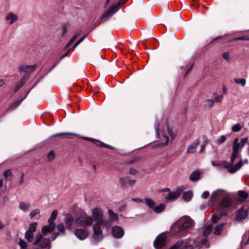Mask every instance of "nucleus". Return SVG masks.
Here are the masks:
<instances>
[{"instance_id": "f257e3e1", "label": "nucleus", "mask_w": 249, "mask_h": 249, "mask_svg": "<svg viewBox=\"0 0 249 249\" xmlns=\"http://www.w3.org/2000/svg\"><path fill=\"white\" fill-rule=\"evenodd\" d=\"M91 214L93 221L96 222L92 226L93 238L96 241H98L103 237L101 226L108 227V221L104 218V211L101 208H94L91 210Z\"/></svg>"}, {"instance_id": "f03ea898", "label": "nucleus", "mask_w": 249, "mask_h": 249, "mask_svg": "<svg viewBox=\"0 0 249 249\" xmlns=\"http://www.w3.org/2000/svg\"><path fill=\"white\" fill-rule=\"evenodd\" d=\"M248 138H244L241 140V144L239 142V139L236 138H235L232 146V152L231 157V163H227V162H225L226 164L225 166L226 167L228 168V171L230 173H233L236 172L238 169H239L243 165L242 160H240L237 164L235 165H231L234 162L235 159L237 158V157L239 155V150L240 148H243L244 145L248 142Z\"/></svg>"}, {"instance_id": "7ed1b4c3", "label": "nucleus", "mask_w": 249, "mask_h": 249, "mask_svg": "<svg viewBox=\"0 0 249 249\" xmlns=\"http://www.w3.org/2000/svg\"><path fill=\"white\" fill-rule=\"evenodd\" d=\"M220 202L221 208H227L231 206L232 200L228 193L223 190H217L214 191L211 196L209 203L211 206L217 204Z\"/></svg>"}, {"instance_id": "20e7f679", "label": "nucleus", "mask_w": 249, "mask_h": 249, "mask_svg": "<svg viewBox=\"0 0 249 249\" xmlns=\"http://www.w3.org/2000/svg\"><path fill=\"white\" fill-rule=\"evenodd\" d=\"M194 226V220L188 216H184L176 222L174 225V228L177 229L178 232H183L192 229Z\"/></svg>"}, {"instance_id": "39448f33", "label": "nucleus", "mask_w": 249, "mask_h": 249, "mask_svg": "<svg viewBox=\"0 0 249 249\" xmlns=\"http://www.w3.org/2000/svg\"><path fill=\"white\" fill-rule=\"evenodd\" d=\"M75 223L80 227L90 226L93 223V218L85 212H81L79 216L74 220Z\"/></svg>"}, {"instance_id": "423d86ee", "label": "nucleus", "mask_w": 249, "mask_h": 249, "mask_svg": "<svg viewBox=\"0 0 249 249\" xmlns=\"http://www.w3.org/2000/svg\"><path fill=\"white\" fill-rule=\"evenodd\" d=\"M39 244V247L43 249H50L51 243L49 238L42 239V235L40 233H38L36 236V240L34 244L36 245Z\"/></svg>"}, {"instance_id": "0eeeda50", "label": "nucleus", "mask_w": 249, "mask_h": 249, "mask_svg": "<svg viewBox=\"0 0 249 249\" xmlns=\"http://www.w3.org/2000/svg\"><path fill=\"white\" fill-rule=\"evenodd\" d=\"M156 249H164L167 244V237L164 233L159 234L153 243Z\"/></svg>"}, {"instance_id": "6e6552de", "label": "nucleus", "mask_w": 249, "mask_h": 249, "mask_svg": "<svg viewBox=\"0 0 249 249\" xmlns=\"http://www.w3.org/2000/svg\"><path fill=\"white\" fill-rule=\"evenodd\" d=\"M165 130L167 131V134L170 136L172 140L175 138L177 134L176 132L173 130L172 128L170 126L166 124L165 127H164L163 129H162L161 130L162 137L165 141V142L162 144L163 145L167 144L169 140V137L167 136L166 132H165Z\"/></svg>"}, {"instance_id": "1a4fd4ad", "label": "nucleus", "mask_w": 249, "mask_h": 249, "mask_svg": "<svg viewBox=\"0 0 249 249\" xmlns=\"http://www.w3.org/2000/svg\"><path fill=\"white\" fill-rule=\"evenodd\" d=\"M126 2L125 0H120L115 5L112 6L107 12H106L102 16V19L105 21L107 18L111 17L115 14L120 8V6Z\"/></svg>"}, {"instance_id": "9d476101", "label": "nucleus", "mask_w": 249, "mask_h": 249, "mask_svg": "<svg viewBox=\"0 0 249 249\" xmlns=\"http://www.w3.org/2000/svg\"><path fill=\"white\" fill-rule=\"evenodd\" d=\"M164 193L163 194L166 200L172 201L178 198L181 194V191L177 190L175 192H171L169 188H165L163 190Z\"/></svg>"}, {"instance_id": "9b49d317", "label": "nucleus", "mask_w": 249, "mask_h": 249, "mask_svg": "<svg viewBox=\"0 0 249 249\" xmlns=\"http://www.w3.org/2000/svg\"><path fill=\"white\" fill-rule=\"evenodd\" d=\"M248 210L247 208L242 207L237 212L235 215V219L238 221H241L245 219L248 215Z\"/></svg>"}, {"instance_id": "f8f14e48", "label": "nucleus", "mask_w": 249, "mask_h": 249, "mask_svg": "<svg viewBox=\"0 0 249 249\" xmlns=\"http://www.w3.org/2000/svg\"><path fill=\"white\" fill-rule=\"evenodd\" d=\"M192 249V246L190 244L187 243L186 242H185L184 241H180L177 243H176L174 245L172 246L171 248H170L169 249Z\"/></svg>"}, {"instance_id": "ddd939ff", "label": "nucleus", "mask_w": 249, "mask_h": 249, "mask_svg": "<svg viewBox=\"0 0 249 249\" xmlns=\"http://www.w3.org/2000/svg\"><path fill=\"white\" fill-rule=\"evenodd\" d=\"M36 68V65H22L19 67L18 70L21 73L30 74L34 71Z\"/></svg>"}, {"instance_id": "4468645a", "label": "nucleus", "mask_w": 249, "mask_h": 249, "mask_svg": "<svg viewBox=\"0 0 249 249\" xmlns=\"http://www.w3.org/2000/svg\"><path fill=\"white\" fill-rule=\"evenodd\" d=\"M112 233L114 237L121 238L124 234V231L121 227L116 226L112 228Z\"/></svg>"}, {"instance_id": "2eb2a0df", "label": "nucleus", "mask_w": 249, "mask_h": 249, "mask_svg": "<svg viewBox=\"0 0 249 249\" xmlns=\"http://www.w3.org/2000/svg\"><path fill=\"white\" fill-rule=\"evenodd\" d=\"M107 214L108 215V219L107 221H108V226L107 227L109 228L110 226V223L116 222L118 221L119 216L118 214L115 213L111 209H109L108 210Z\"/></svg>"}, {"instance_id": "dca6fc26", "label": "nucleus", "mask_w": 249, "mask_h": 249, "mask_svg": "<svg viewBox=\"0 0 249 249\" xmlns=\"http://www.w3.org/2000/svg\"><path fill=\"white\" fill-rule=\"evenodd\" d=\"M82 138L84 140H88V141L94 143L95 144H96L97 146H99L100 147L104 146L105 147H107V148H108L109 149L113 148L111 146L107 144L106 143H104L103 142H102L100 141L97 140L96 139H93L91 138H89V137H83Z\"/></svg>"}, {"instance_id": "f3484780", "label": "nucleus", "mask_w": 249, "mask_h": 249, "mask_svg": "<svg viewBox=\"0 0 249 249\" xmlns=\"http://www.w3.org/2000/svg\"><path fill=\"white\" fill-rule=\"evenodd\" d=\"M18 15L13 12L9 13L5 17V20L9 24L15 23L18 20Z\"/></svg>"}, {"instance_id": "a211bd4d", "label": "nucleus", "mask_w": 249, "mask_h": 249, "mask_svg": "<svg viewBox=\"0 0 249 249\" xmlns=\"http://www.w3.org/2000/svg\"><path fill=\"white\" fill-rule=\"evenodd\" d=\"M119 182L122 185L124 186H131L135 183L136 180L132 179L129 177H125L120 178Z\"/></svg>"}, {"instance_id": "6ab92c4d", "label": "nucleus", "mask_w": 249, "mask_h": 249, "mask_svg": "<svg viewBox=\"0 0 249 249\" xmlns=\"http://www.w3.org/2000/svg\"><path fill=\"white\" fill-rule=\"evenodd\" d=\"M76 236L80 240H84L88 237V232L83 229H76L74 231Z\"/></svg>"}, {"instance_id": "aec40b11", "label": "nucleus", "mask_w": 249, "mask_h": 249, "mask_svg": "<svg viewBox=\"0 0 249 249\" xmlns=\"http://www.w3.org/2000/svg\"><path fill=\"white\" fill-rule=\"evenodd\" d=\"M200 141L199 140L197 139L195 140L193 143L189 146L186 152L187 153H194L195 151L196 147L199 144Z\"/></svg>"}, {"instance_id": "412c9836", "label": "nucleus", "mask_w": 249, "mask_h": 249, "mask_svg": "<svg viewBox=\"0 0 249 249\" xmlns=\"http://www.w3.org/2000/svg\"><path fill=\"white\" fill-rule=\"evenodd\" d=\"M55 228L54 224H49V225L44 226L42 229V233L46 235L48 233L52 232Z\"/></svg>"}, {"instance_id": "4be33fe9", "label": "nucleus", "mask_w": 249, "mask_h": 249, "mask_svg": "<svg viewBox=\"0 0 249 249\" xmlns=\"http://www.w3.org/2000/svg\"><path fill=\"white\" fill-rule=\"evenodd\" d=\"M65 222L68 227H71L74 222L73 218L71 215L68 214L66 215L65 218Z\"/></svg>"}, {"instance_id": "5701e85b", "label": "nucleus", "mask_w": 249, "mask_h": 249, "mask_svg": "<svg viewBox=\"0 0 249 249\" xmlns=\"http://www.w3.org/2000/svg\"><path fill=\"white\" fill-rule=\"evenodd\" d=\"M30 205L29 203L24 202H20L19 203V208L23 212H27L30 208Z\"/></svg>"}, {"instance_id": "b1692460", "label": "nucleus", "mask_w": 249, "mask_h": 249, "mask_svg": "<svg viewBox=\"0 0 249 249\" xmlns=\"http://www.w3.org/2000/svg\"><path fill=\"white\" fill-rule=\"evenodd\" d=\"M27 77H23L22 79L18 82V83L14 88V90L15 92H17L23 85L25 83Z\"/></svg>"}, {"instance_id": "393cba45", "label": "nucleus", "mask_w": 249, "mask_h": 249, "mask_svg": "<svg viewBox=\"0 0 249 249\" xmlns=\"http://www.w3.org/2000/svg\"><path fill=\"white\" fill-rule=\"evenodd\" d=\"M200 173L198 171L194 172L190 176V179L193 181H196L199 179Z\"/></svg>"}, {"instance_id": "a878e982", "label": "nucleus", "mask_w": 249, "mask_h": 249, "mask_svg": "<svg viewBox=\"0 0 249 249\" xmlns=\"http://www.w3.org/2000/svg\"><path fill=\"white\" fill-rule=\"evenodd\" d=\"M238 196L240 197V200L241 202H244L248 198V194L244 191H240L238 193Z\"/></svg>"}, {"instance_id": "bb28decb", "label": "nucleus", "mask_w": 249, "mask_h": 249, "mask_svg": "<svg viewBox=\"0 0 249 249\" xmlns=\"http://www.w3.org/2000/svg\"><path fill=\"white\" fill-rule=\"evenodd\" d=\"M58 213V211L57 210H54L51 215V217L48 220V222L49 224H53V222L56 219Z\"/></svg>"}, {"instance_id": "cd10ccee", "label": "nucleus", "mask_w": 249, "mask_h": 249, "mask_svg": "<svg viewBox=\"0 0 249 249\" xmlns=\"http://www.w3.org/2000/svg\"><path fill=\"white\" fill-rule=\"evenodd\" d=\"M165 208V205L163 204H160L159 206L155 207L153 210L156 213H160L163 211Z\"/></svg>"}, {"instance_id": "c85d7f7f", "label": "nucleus", "mask_w": 249, "mask_h": 249, "mask_svg": "<svg viewBox=\"0 0 249 249\" xmlns=\"http://www.w3.org/2000/svg\"><path fill=\"white\" fill-rule=\"evenodd\" d=\"M25 238L29 242H32L34 239V233L27 231L25 233Z\"/></svg>"}, {"instance_id": "c756f323", "label": "nucleus", "mask_w": 249, "mask_h": 249, "mask_svg": "<svg viewBox=\"0 0 249 249\" xmlns=\"http://www.w3.org/2000/svg\"><path fill=\"white\" fill-rule=\"evenodd\" d=\"M145 203L150 208H154L155 204V202L150 198H146L145 199Z\"/></svg>"}, {"instance_id": "7c9ffc66", "label": "nucleus", "mask_w": 249, "mask_h": 249, "mask_svg": "<svg viewBox=\"0 0 249 249\" xmlns=\"http://www.w3.org/2000/svg\"><path fill=\"white\" fill-rule=\"evenodd\" d=\"M23 99H19L16 101L15 103L11 105V106L8 109V110H12L18 107L22 102Z\"/></svg>"}, {"instance_id": "2f4dec72", "label": "nucleus", "mask_w": 249, "mask_h": 249, "mask_svg": "<svg viewBox=\"0 0 249 249\" xmlns=\"http://www.w3.org/2000/svg\"><path fill=\"white\" fill-rule=\"evenodd\" d=\"M224 226V224H221L220 225H217L214 229V234L217 235H218L220 234L221 231H222L223 227Z\"/></svg>"}, {"instance_id": "473e14b6", "label": "nucleus", "mask_w": 249, "mask_h": 249, "mask_svg": "<svg viewBox=\"0 0 249 249\" xmlns=\"http://www.w3.org/2000/svg\"><path fill=\"white\" fill-rule=\"evenodd\" d=\"M55 157V154L53 150L50 151L47 155V160L49 161L53 160Z\"/></svg>"}, {"instance_id": "72a5a7b5", "label": "nucleus", "mask_w": 249, "mask_h": 249, "mask_svg": "<svg viewBox=\"0 0 249 249\" xmlns=\"http://www.w3.org/2000/svg\"><path fill=\"white\" fill-rule=\"evenodd\" d=\"M229 135H222L219 137L218 139H217L216 141V142L218 144H221L224 142H225L227 139L229 138Z\"/></svg>"}, {"instance_id": "f704fd0d", "label": "nucleus", "mask_w": 249, "mask_h": 249, "mask_svg": "<svg viewBox=\"0 0 249 249\" xmlns=\"http://www.w3.org/2000/svg\"><path fill=\"white\" fill-rule=\"evenodd\" d=\"M192 197V193L191 192H186L183 194L182 197L185 200H189Z\"/></svg>"}, {"instance_id": "c9c22d12", "label": "nucleus", "mask_w": 249, "mask_h": 249, "mask_svg": "<svg viewBox=\"0 0 249 249\" xmlns=\"http://www.w3.org/2000/svg\"><path fill=\"white\" fill-rule=\"evenodd\" d=\"M224 214L221 213L219 215L214 214L212 218V221L213 223H216L218 220H219Z\"/></svg>"}, {"instance_id": "e433bc0d", "label": "nucleus", "mask_w": 249, "mask_h": 249, "mask_svg": "<svg viewBox=\"0 0 249 249\" xmlns=\"http://www.w3.org/2000/svg\"><path fill=\"white\" fill-rule=\"evenodd\" d=\"M78 35L76 34L70 40V41L67 43L66 47H65L64 49L66 50L68 48H69L71 44L73 43V42L75 40L76 38L77 37Z\"/></svg>"}, {"instance_id": "4c0bfd02", "label": "nucleus", "mask_w": 249, "mask_h": 249, "mask_svg": "<svg viewBox=\"0 0 249 249\" xmlns=\"http://www.w3.org/2000/svg\"><path fill=\"white\" fill-rule=\"evenodd\" d=\"M37 225V222L32 223L30 225V227H29V230L28 231H29L30 232H32L34 233L36 229Z\"/></svg>"}, {"instance_id": "58836bf2", "label": "nucleus", "mask_w": 249, "mask_h": 249, "mask_svg": "<svg viewBox=\"0 0 249 249\" xmlns=\"http://www.w3.org/2000/svg\"><path fill=\"white\" fill-rule=\"evenodd\" d=\"M212 229V226L211 225H208V226H206L203 230V233L204 235H205V236L208 235L211 231Z\"/></svg>"}, {"instance_id": "ea45409f", "label": "nucleus", "mask_w": 249, "mask_h": 249, "mask_svg": "<svg viewBox=\"0 0 249 249\" xmlns=\"http://www.w3.org/2000/svg\"><path fill=\"white\" fill-rule=\"evenodd\" d=\"M242 126L239 123L234 124L232 127V130L233 132H237L240 131L242 129Z\"/></svg>"}, {"instance_id": "a19ab883", "label": "nucleus", "mask_w": 249, "mask_h": 249, "mask_svg": "<svg viewBox=\"0 0 249 249\" xmlns=\"http://www.w3.org/2000/svg\"><path fill=\"white\" fill-rule=\"evenodd\" d=\"M234 82L237 84H241L242 86H244L246 84V80L244 78L234 79Z\"/></svg>"}, {"instance_id": "79ce46f5", "label": "nucleus", "mask_w": 249, "mask_h": 249, "mask_svg": "<svg viewBox=\"0 0 249 249\" xmlns=\"http://www.w3.org/2000/svg\"><path fill=\"white\" fill-rule=\"evenodd\" d=\"M3 176L5 177V179L8 180L9 178L12 177V173L11 170H7L3 173Z\"/></svg>"}, {"instance_id": "37998d69", "label": "nucleus", "mask_w": 249, "mask_h": 249, "mask_svg": "<svg viewBox=\"0 0 249 249\" xmlns=\"http://www.w3.org/2000/svg\"><path fill=\"white\" fill-rule=\"evenodd\" d=\"M69 27L68 23H64L62 25V29L63 30L62 36H64L67 33V30Z\"/></svg>"}, {"instance_id": "c03bdc74", "label": "nucleus", "mask_w": 249, "mask_h": 249, "mask_svg": "<svg viewBox=\"0 0 249 249\" xmlns=\"http://www.w3.org/2000/svg\"><path fill=\"white\" fill-rule=\"evenodd\" d=\"M40 213V211L38 209H35L31 211V212L30 213V216L31 218H33L34 217H35L36 215Z\"/></svg>"}, {"instance_id": "a18cd8bd", "label": "nucleus", "mask_w": 249, "mask_h": 249, "mask_svg": "<svg viewBox=\"0 0 249 249\" xmlns=\"http://www.w3.org/2000/svg\"><path fill=\"white\" fill-rule=\"evenodd\" d=\"M238 40H249V37L247 36H240L234 38L232 41H238Z\"/></svg>"}, {"instance_id": "49530a36", "label": "nucleus", "mask_w": 249, "mask_h": 249, "mask_svg": "<svg viewBox=\"0 0 249 249\" xmlns=\"http://www.w3.org/2000/svg\"><path fill=\"white\" fill-rule=\"evenodd\" d=\"M18 244L22 249H26L27 248V244L23 240H20L18 242Z\"/></svg>"}, {"instance_id": "de8ad7c7", "label": "nucleus", "mask_w": 249, "mask_h": 249, "mask_svg": "<svg viewBox=\"0 0 249 249\" xmlns=\"http://www.w3.org/2000/svg\"><path fill=\"white\" fill-rule=\"evenodd\" d=\"M214 101L216 102H220L223 98V96L221 95L215 94L213 96Z\"/></svg>"}, {"instance_id": "09e8293b", "label": "nucleus", "mask_w": 249, "mask_h": 249, "mask_svg": "<svg viewBox=\"0 0 249 249\" xmlns=\"http://www.w3.org/2000/svg\"><path fill=\"white\" fill-rule=\"evenodd\" d=\"M222 56L224 59L227 60V61H229L230 60V54L228 52L224 53L222 54Z\"/></svg>"}, {"instance_id": "8fccbe9b", "label": "nucleus", "mask_w": 249, "mask_h": 249, "mask_svg": "<svg viewBox=\"0 0 249 249\" xmlns=\"http://www.w3.org/2000/svg\"><path fill=\"white\" fill-rule=\"evenodd\" d=\"M57 230L60 232L64 233L65 231V228L63 225L60 224L57 225Z\"/></svg>"}, {"instance_id": "3c124183", "label": "nucleus", "mask_w": 249, "mask_h": 249, "mask_svg": "<svg viewBox=\"0 0 249 249\" xmlns=\"http://www.w3.org/2000/svg\"><path fill=\"white\" fill-rule=\"evenodd\" d=\"M62 135H72V136H75L76 137H80L79 134H75V133H59L55 135V136H60Z\"/></svg>"}, {"instance_id": "603ef678", "label": "nucleus", "mask_w": 249, "mask_h": 249, "mask_svg": "<svg viewBox=\"0 0 249 249\" xmlns=\"http://www.w3.org/2000/svg\"><path fill=\"white\" fill-rule=\"evenodd\" d=\"M129 173L130 175H137L138 174V172L133 168H130L129 170Z\"/></svg>"}, {"instance_id": "864d4df0", "label": "nucleus", "mask_w": 249, "mask_h": 249, "mask_svg": "<svg viewBox=\"0 0 249 249\" xmlns=\"http://www.w3.org/2000/svg\"><path fill=\"white\" fill-rule=\"evenodd\" d=\"M85 37H82L79 39H78L76 43L74 44V46L72 47V49H75L84 39Z\"/></svg>"}, {"instance_id": "5fc2aeb1", "label": "nucleus", "mask_w": 249, "mask_h": 249, "mask_svg": "<svg viewBox=\"0 0 249 249\" xmlns=\"http://www.w3.org/2000/svg\"><path fill=\"white\" fill-rule=\"evenodd\" d=\"M214 101L212 99H208L206 100V102L209 107L213 106L214 104Z\"/></svg>"}, {"instance_id": "6e6d98bb", "label": "nucleus", "mask_w": 249, "mask_h": 249, "mask_svg": "<svg viewBox=\"0 0 249 249\" xmlns=\"http://www.w3.org/2000/svg\"><path fill=\"white\" fill-rule=\"evenodd\" d=\"M209 196V192L208 191H205L203 193L201 196L203 198H206Z\"/></svg>"}, {"instance_id": "4d7b16f0", "label": "nucleus", "mask_w": 249, "mask_h": 249, "mask_svg": "<svg viewBox=\"0 0 249 249\" xmlns=\"http://www.w3.org/2000/svg\"><path fill=\"white\" fill-rule=\"evenodd\" d=\"M132 200L135 202H137L138 203L142 202L143 201L142 199L137 197V198H132Z\"/></svg>"}, {"instance_id": "13d9d810", "label": "nucleus", "mask_w": 249, "mask_h": 249, "mask_svg": "<svg viewBox=\"0 0 249 249\" xmlns=\"http://www.w3.org/2000/svg\"><path fill=\"white\" fill-rule=\"evenodd\" d=\"M193 68V64H192L189 67V68L188 69L187 71L186 72L185 75H186L190 72V71L192 70Z\"/></svg>"}, {"instance_id": "bf43d9fd", "label": "nucleus", "mask_w": 249, "mask_h": 249, "mask_svg": "<svg viewBox=\"0 0 249 249\" xmlns=\"http://www.w3.org/2000/svg\"><path fill=\"white\" fill-rule=\"evenodd\" d=\"M24 174H22L20 177V179L19 180V184H22L24 182Z\"/></svg>"}, {"instance_id": "052dcab7", "label": "nucleus", "mask_w": 249, "mask_h": 249, "mask_svg": "<svg viewBox=\"0 0 249 249\" xmlns=\"http://www.w3.org/2000/svg\"><path fill=\"white\" fill-rule=\"evenodd\" d=\"M160 125L159 124L158 127L156 128V131L157 132V134L158 136L160 135Z\"/></svg>"}, {"instance_id": "680f3d73", "label": "nucleus", "mask_w": 249, "mask_h": 249, "mask_svg": "<svg viewBox=\"0 0 249 249\" xmlns=\"http://www.w3.org/2000/svg\"><path fill=\"white\" fill-rule=\"evenodd\" d=\"M125 206H126V205H125V204H124V205H123L122 206L120 207L119 208V211L120 212H122V211H123L124 209V208H125Z\"/></svg>"}, {"instance_id": "e2e57ef3", "label": "nucleus", "mask_w": 249, "mask_h": 249, "mask_svg": "<svg viewBox=\"0 0 249 249\" xmlns=\"http://www.w3.org/2000/svg\"><path fill=\"white\" fill-rule=\"evenodd\" d=\"M5 84V81L3 79H0V87L3 86Z\"/></svg>"}, {"instance_id": "0e129e2a", "label": "nucleus", "mask_w": 249, "mask_h": 249, "mask_svg": "<svg viewBox=\"0 0 249 249\" xmlns=\"http://www.w3.org/2000/svg\"><path fill=\"white\" fill-rule=\"evenodd\" d=\"M57 234H53L51 237V239L52 240H54L57 237Z\"/></svg>"}, {"instance_id": "69168bd1", "label": "nucleus", "mask_w": 249, "mask_h": 249, "mask_svg": "<svg viewBox=\"0 0 249 249\" xmlns=\"http://www.w3.org/2000/svg\"><path fill=\"white\" fill-rule=\"evenodd\" d=\"M223 92L224 94H227V89L225 86H224L223 88Z\"/></svg>"}, {"instance_id": "338daca9", "label": "nucleus", "mask_w": 249, "mask_h": 249, "mask_svg": "<svg viewBox=\"0 0 249 249\" xmlns=\"http://www.w3.org/2000/svg\"><path fill=\"white\" fill-rule=\"evenodd\" d=\"M3 179L0 178V188L3 186Z\"/></svg>"}, {"instance_id": "774afa93", "label": "nucleus", "mask_w": 249, "mask_h": 249, "mask_svg": "<svg viewBox=\"0 0 249 249\" xmlns=\"http://www.w3.org/2000/svg\"><path fill=\"white\" fill-rule=\"evenodd\" d=\"M204 147H205V145L204 144H202L201 146V149L200 150V152H203V150L204 149Z\"/></svg>"}]
</instances>
